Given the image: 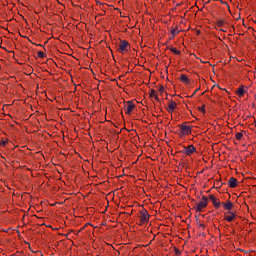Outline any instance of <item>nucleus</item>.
<instances>
[{
	"label": "nucleus",
	"mask_w": 256,
	"mask_h": 256,
	"mask_svg": "<svg viewBox=\"0 0 256 256\" xmlns=\"http://www.w3.org/2000/svg\"><path fill=\"white\" fill-rule=\"evenodd\" d=\"M180 132L178 133L179 137H187L188 135H191L193 125H190L189 122H184L180 125H178Z\"/></svg>",
	"instance_id": "f257e3e1"
},
{
	"label": "nucleus",
	"mask_w": 256,
	"mask_h": 256,
	"mask_svg": "<svg viewBox=\"0 0 256 256\" xmlns=\"http://www.w3.org/2000/svg\"><path fill=\"white\" fill-rule=\"evenodd\" d=\"M209 205V198L207 196H203L201 200L196 204L194 207L196 213L203 212V209H207V206Z\"/></svg>",
	"instance_id": "f03ea898"
},
{
	"label": "nucleus",
	"mask_w": 256,
	"mask_h": 256,
	"mask_svg": "<svg viewBox=\"0 0 256 256\" xmlns=\"http://www.w3.org/2000/svg\"><path fill=\"white\" fill-rule=\"evenodd\" d=\"M149 212H147V209L145 208H142L140 211H139V214H138V219H139V225H145V223H149Z\"/></svg>",
	"instance_id": "7ed1b4c3"
},
{
	"label": "nucleus",
	"mask_w": 256,
	"mask_h": 256,
	"mask_svg": "<svg viewBox=\"0 0 256 256\" xmlns=\"http://www.w3.org/2000/svg\"><path fill=\"white\" fill-rule=\"evenodd\" d=\"M129 49H131V45L129 44V42L127 40H122L118 45L117 51L123 54V53H127Z\"/></svg>",
	"instance_id": "20e7f679"
},
{
	"label": "nucleus",
	"mask_w": 256,
	"mask_h": 256,
	"mask_svg": "<svg viewBox=\"0 0 256 256\" xmlns=\"http://www.w3.org/2000/svg\"><path fill=\"white\" fill-rule=\"evenodd\" d=\"M137 109V105L133 103V101H127L124 105V111L126 115H131L133 113V110Z\"/></svg>",
	"instance_id": "39448f33"
},
{
	"label": "nucleus",
	"mask_w": 256,
	"mask_h": 256,
	"mask_svg": "<svg viewBox=\"0 0 256 256\" xmlns=\"http://www.w3.org/2000/svg\"><path fill=\"white\" fill-rule=\"evenodd\" d=\"M182 153L184 155H186L187 157H191V155H193V153H197V148H195V146H193V144L188 145V146H184V150L182 151Z\"/></svg>",
	"instance_id": "423d86ee"
},
{
	"label": "nucleus",
	"mask_w": 256,
	"mask_h": 256,
	"mask_svg": "<svg viewBox=\"0 0 256 256\" xmlns=\"http://www.w3.org/2000/svg\"><path fill=\"white\" fill-rule=\"evenodd\" d=\"M209 199H210V201H212L213 207L215 209H221L222 203H221V201H219V199L217 197H215V195H213V194L209 195Z\"/></svg>",
	"instance_id": "0eeeda50"
},
{
	"label": "nucleus",
	"mask_w": 256,
	"mask_h": 256,
	"mask_svg": "<svg viewBox=\"0 0 256 256\" xmlns=\"http://www.w3.org/2000/svg\"><path fill=\"white\" fill-rule=\"evenodd\" d=\"M175 109H177V104L175 101L170 100L168 103L167 111L172 115V113H175Z\"/></svg>",
	"instance_id": "6e6552de"
},
{
	"label": "nucleus",
	"mask_w": 256,
	"mask_h": 256,
	"mask_svg": "<svg viewBox=\"0 0 256 256\" xmlns=\"http://www.w3.org/2000/svg\"><path fill=\"white\" fill-rule=\"evenodd\" d=\"M235 217H237V215L235 213L229 211L227 214H225L224 221L231 223V221L235 220Z\"/></svg>",
	"instance_id": "1a4fd4ad"
},
{
	"label": "nucleus",
	"mask_w": 256,
	"mask_h": 256,
	"mask_svg": "<svg viewBox=\"0 0 256 256\" xmlns=\"http://www.w3.org/2000/svg\"><path fill=\"white\" fill-rule=\"evenodd\" d=\"M149 97H150V99H155V101H157V103L161 102V100L159 99V95H157V91H155L154 89L150 90Z\"/></svg>",
	"instance_id": "9d476101"
},
{
	"label": "nucleus",
	"mask_w": 256,
	"mask_h": 256,
	"mask_svg": "<svg viewBox=\"0 0 256 256\" xmlns=\"http://www.w3.org/2000/svg\"><path fill=\"white\" fill-rule=\"evenodd\" d=\"M222 206L225 211H231V209H233V202L232 201L222 202Z\"/></svg>",
	"instance_id": "9b49d317"
},
{
	"label": "nucleus",
	"mask_w": 256,
	"mask_h": 256,
	"mask_svg": "<svg viewBox=\"0 0 256 256\" xmlns=\"http://www.w3.org/2000/svg\"><path fill=\"white\" fill-rule=\"evenodd\" d=\"M228 185H229L230 189H235V187H237V178L231 177L228 180Z\"/></svg>",
	"instance_id": "f8f14e48"
},
{
	"label": "nucleus",
	"mask_w": 256,
	"mask_h": 256,
	"mask_svg": "<svg viewBox=\"0 0 256 256\" xmlns=\"http://www.w3.org/2000/svg\"><path fill=\"white\" fill-rule=\"evenodd\" d=\"M180 81L181 83H184V85H189L191 83V80L185 74H181Z\"/></svg>",
	"instance_id": "ddd939ff"
},
{
	"label": "nucleus",
	"mask_w": 256,
	"mask_h": 256,
	"mask_svg": "<svg viewBox=\"0 0 256 256\" xmlns=\"http://www.w3.org/2000/svg\"><path fill=\"white\" fill-rule=\"evenodd\" d=\"M236 95H238V97H243V95H245V88H243V86H240L236 90Z\"/></svg>",
	"instance_id": "4468645a"
},
{
	"label": "nucleus",
	"mask_w": 256,
	"mask_h": 256,
	"mask_svg": "<svg viewBox=\"0 0 256 256\" xmlns=\"http://www.w3.org/2000/svg\"><path fill=\"white\" fill-rule=\"evenodd\" d=\"M167 49H170V51L172 52V53H174V55H181V51H179L177 48H175V47H167Z\"/></svg>",
	"instance_id": "2eb2a0df"
},
{
	"label": "nucleus",
	"mask_w": 256,
	"mask_h": 256,
	"mask_svg": "<svg viewBox=\"0 0 256 256\" xmlns=\"http://www.w3.org/2000/svg\"><path fill=\"white\" fill-rule=\"evenodd\" d=\"M171 35H172V39H174L176 35H179L178 29L177 28H172L171 29Z\"/></svg>",
	"instance_id": "dca6fc26"
},
{
	"label": "nucleus",
	"mask_w": 256,
	"mask_h": 256,
	"mask_svg": "<svg viewBox=\"0 0 256 256\" xmlns=\"http://www.w3.org/2000/svg\"><path fill=\"white\" fill-rule=\"evenodd\" d=\"M235 139H236L237 141H241V139H243V132H237V133L235 134Z\"/></svg>",
	"instance_id": "f3484780"
},
{
	"label": "nucleus",
	"mask_w": 256,
	"mask_h": 256,
	"mask_svg": "<svg viewBox=\"0 0 256 256\" xmlns=\"http://www.w3.org/2000/svg\"><path fill=\"white\" fill-rule=\"evenodd\" d=\"M223 25H225V20L220 19L216 21L217 27H223Z\"/></svg>",
	"instance_id": "a211bd4d"
},
{
	"label": "nucleus",
	"mask_w": 256,
	"mask_h": 256,
	"mask_svg": "<svg viewBox=\"0 0 256 256\" xmlns=\"http://www.w3.org/2000/svg\"><path fill=\"white\" fill-rule=\"evenodd\" d=\"M7 143H9V139H5V140H1L0 141V145H1V147H7Z\"/></svg>",
	"instance_id": "6ab92c4d"
},
{
	"label": "nucleus",
	"mask_w": 256,
	"mask_h": 256,
	"mask_svg": "<svg viewBox=\"0 0 256 256\" xmlns=\"http://www.w3.org/2000/svg\"><path fill=\"white\" fill-rule=\"evenodd\" d=\"M37 55L40 59H44V57H46V54L43 51H39Z\"/></svg>",
	"instance_id": "aec40b11"
},
{
	"label": "nucleus",
	"mask_w": 256,
	"mask_h": 256,
	"mask_svg": "<svg viewBox=\"0 0 256 256\" xmlns=\"http://www.w3.org/2000/svg\"><path fill=\"white\" fill-rule=\"evenodd\" d=\"M198 110L205 115V105H202Z\"/></svg>",
	"instance_id": "412c9836"
},
{
	"label": "nucleus",
	"mask_w": 256,
	"mask_h": 256,
	"mask_svg": "<svg viewBox=\"0 0 256 256\" xmlns=\"http://www.w3.org/2000/svg\"><path fill=\"white\" fill-rule=\"evenodd\" d=\"M174 252L176 256H181V251L178 248H174Z\"/></svg>",
	"instance_id": "4be33fe9"
},
{
	"label": "nucleus",
	"mask_w": 256,
	"mask_h": 256,
	"mask_svg": "<svg viewBox=\"0 0 256 256\" xmlns=\"http://www.w3.org/2000/svg\"><path fill=\"white\" fill-rule=\"evenodd\" d=\"M87 225L89 224H86L85 226H83L80 230L77 231L76 235H78L79 233H81V231H83V229H85V227H87Z\"/></svg>",
	"instance_id": "5701e85b"
},
{
	"label": "nucleus",
	"mask_w": 256,
	"mask_h": 256,
	"mask_svg": "<svg viewBox=\"0 0 256 256\" xmlns=\"http://www.w3.org/2000/svg\"><path fill=\"white\" fill-rule=\"evenodd\" d=\"M87 225L89 224H86L85 226H83L80 230L77 231L76 235H78L79 233H81V231H83V229H85V227H87Z\"/></svg>",
	"instance_id": "b1692460"
},
{
	"label": "nucleus",
	"mask_w": 256,
	"mask_h": 256,
	"mask_svg": "<svg viewBox=\"0 0 256 256\" xmlns=\"http://www.w3.org/2000/svg\"><path fill=\"white\" fill-rule=\"evenodd\" d=\"M87 225L89 224H86L85 226H83L80 230L77 231L76 235H78L79 233H81V231H83V229H85V227H87Z\"/></svg>",
	"instance_id": "393cba45"
},
{
	"label": "nucleus",
	"mask_w": 256,
	"mask_h": 256,
	"mask_svg": "<svg viewBox=\"0 0 256 256\" xmlns=\"http://www.w3.org/2000/svg\"><path fill=\"white\" fill-rule=\"evenodd\" d=\"M87 225L89 224H86L85 226H83L80 230L77 231L76 235H78L79 233H81V231H83V229H85V227H87Z\"/></svg>",
	"instance_id": "a878e982"
},
{
	"label": "nucleus",
	"mask_w": 256,
	"mask_h": 256,
	"mask_svg": "<svg viewBox=\"0 0 256 256\" xmlns=\"http://www.w3.org/2000/svg\"><path fill=\"white\" fill-rule=\"evenodd\" d=\"M87 225L89 224H86L85 226H83L80 230L77 231L76 235H78L79 233H81V231H83V229H85V227H87Z\"/></svg>",
	"instance_id": "bb28decb"
},
{
	"label": "nucleus",
	"mask_w": 256,
	"mask_h": 256,
	"mask_svg": "<svg viewBox=\"0 0 256 256\" xmlns=\"http://www.w3.org/2000/svg\"><path fill=\"white\" fill-rule=\"evenodd\" d=\"M213 1H218L220 2L222 5H227V2L223 1V0H213Z\"/></svg>",
	"instance_id": "cd10ccee"
},
{
	"label": "nucleus",
	"mask_w": 256,
	"mask_h": 256,
	"mask_svg": "<svg viewBox=\"0 0 256 256\" xmlns=\"http://www.w3.org/2000/svg\"><path fill=\"white\" fill-rule=\"evenodd\" d=\"M164 91H165V88H164L163 86H160V87H159V92H160V93H163Z\"/></svg>",
	"instance_id": "c85d7f7f"
},
{
	"label": "nucleus",
	"mask_w": 256,
	"mask_h": 256,
	"mask_svg": "<svg viewBox=\"0 0 256 256\" xmlns=\"http://www.w3.org/2000/svg\"><path fill=\"white\" fill-rule=\"evenodd\" d=\"M200 90H201V86H199V87L194 91L193 95H195V93H197V92L200 91Z\"/></svg>",
	"instance_id": "c756f323"
},
{
	"label": "nucleus",
	"mask_w": 256,
	"mask_h": 256,
	"mask_svg": "<svg viewBox=\"0 0 256 256\" xmlns=\"http://www.w3.org/2000/svg\"><path fill=\"white\" fill-rule=\"evenodd\" d=\"M198 227H202V229H205V224H199Z\"/></svg>",
	"instance_id": "7c9ffc66"
},
{
	"label": "nucleus",
	"mask_w": 256,
	"mask_h": 256,
	"mask_svg": "<svg viewBox=\"0 0 256 256\" xmlns=\"http://www.w3.org/2000/svg\"><path fill=\"white\" fill-rule=\"evenodd\" d=\"M207 3H211V0H208V2Z\"/></svg>",
	"instance_id": "2f4dec72"
},
{
	"label": "nucleus",
	"mask_w": 256,
	"mask_h": 256,
	"mask_svg": "<svg viewBox=\"0 0 256 256\" xmlns=\"http://www.w3.org/2000/svg\"><path fill=\"white\" fill-rule=\"evenodd\" d=\"M220 31H223V32H225V30H223V29H221Z\"/></svg>",
	"instance_id": "473e14b6"
},
{
	"label": "nucleus",
	"mask_w": 256,
	"mask_h": 256,
	"mask_svg": "<svg viewBox=\"0 0 256 256\" xmlns=\"http://www.w3.org/2000/svg\"><path fill=\"white\" fill-rule=\"evenodd\" d=\"M0 70H1V65H0Z\"/></svg>",
	"instance_id": "72a5a7b5"
}]
</instances>
